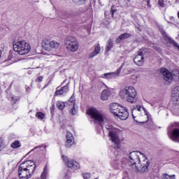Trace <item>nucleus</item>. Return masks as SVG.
<instances>
[{
    "instance_id": "nucleus-1",
    "label": "nucleus",
    "mask_w": 179,
    "mask_h": 179,
    "mask_svg": "<svg viewBox=\"0 0 179 179\" xmlns=\"http://www.w3.org/2000/svg\"><path fill=\"white\" fill-rule=\"evenodd\" d=\"M128 165L137 173H146L149 170L150 161L139 151H132L129 153Z\"/></svg>"
},
{
    "instance_id": "nucleus-2",
    "label": "nucleus",
    "mask_w": 179,
    "mask_h": 179,
    "mask_svg": "<svg viewBox=\"0 0 179 179\" xmlns=\"http://www.w3.org/2000/svg\"><path fill=\"white\" fill-rule=\"evenodd\" d=\"M36 162L28 160L19 166L18 176L20 179H29L31 178V175L36 170Z\"/></svg>"
},
{
    "instance_id": "nucleus-3",
    "label": "nucleus",
    "mask_w": 179,
    "mask_h": 179,
    "mask_svg": "<svg viewBox=\"0 0 179 179\" xmlns=\"http://www.w3.org/2000/svg\"><path fill=\"white\" fill-rule=\"evenodd\" d=\"M120 97L134 104L136 101V90L132 86L125 87L120 91Z\"/></svg>"
},
{
    "instance_id": "nucleus-4",
    "label": "nucleus",
    "mask_w": 179,
    "mask_h": 179,
    "mask_svg": "<svg viewBox=\"0 0 179 179\" xmlns=\"http://www.w3.org/2000/svg\"><path fill=\"white\" fill-rule=\"evenodd\" d=\"M110 111L115 117H117L122 120H125L129 116L128 110L124 107L120 106L117 103H113L110 106Z\"/></svg>"
},
{
    "instance_id": "nucleus-5",
    "label": "nucleus",
    "mask_w": 179,
    "mask_h": 179,
    "mask_svg": "<svg viewBox=\"0 0 179 179\" xmlns=\"http://www.w3.org/2000/svg\"><path fill=\"white\" fill-rule=\"evenodd\" d=\"M13 47L14 51L20 55H26L31 50L30 45L26 41H15L13 43Z\"/></svg>"
},
{
    "instance_id": "nucleus-6",
    "label": "nucleus",
    "mask_w": 179,
    "mask_h": 179,
    "mask_svg": "<svg viewBox=\"0 0 179 179\" xmlns=\"http://www.w3.org/2000/svg\"><path fill=\"white\" fill-rule=\"evenodd\" d=\"M106 129L110 139L115 144L114 149H120V135H118V129L111 125H106Z\"/></svg>"
},
{
    "instance_id": "nucleus-7",
    "label": "nucleus",
    "mask_w": 179,
    "mask_h": 179,
    "mask_svg": "<svg viewBox=\"0 0 179 179\" xmlns=\"http://www.w3.org/2000/svg\"><path fill=\"white\" fill-rule=\"evenodd\" d=\"M168 135L174 142H179V123H171L168 127Z\"/></svg>"
},
{
    "instance_id": "nucleus-8",
    "label": "nucleus",
    "mask_w": 179,
    "mask_h": 179,
    "mask_svg": "<svg viewBox=\"0 0 179 179\" xmlns=\"http://www.w3.org/2000/svg\"><path fill=\"white\" fill-rule=\"evenodd\" d=\"M171 99L173 101L172 111L175 114H179V86L172 90Z\"/></svg>"
},
{
    "instance_id": "nucleus-9",
    "label": "nucleus",
    "mask_w": 179,
    "mask_h": 179,
    "mask_svg": "<svg viewBox=\"0 0 179 179\" xmlns=\"http://www.w3.org/2000/svg\"><path fill=\"white\" fill-rule=\"evenodd\" d=\"M87 114L90 115L91 118L96 120L99 125L103 127V124L104 123V114L103 113L94 108H90L87 110Z\"/></svg>"
},
{
    "instance_id": "nucleus-10",
    "label": "nucleus",
    "mask_w": 179,
    "mask_h": 179,
    "mask_svg": "<svg viewBox=\"0 0 179 179\" xmlns=\"http://www.w3.org/2000/svg\"><path fill=\"white\" fill-rule=\"evenodd\" d=\"M65 46L67 50L72 51V52H75V51H77L78 48H79L78 41L76 40V38L73 36H69L66 38Z\"/></svg>"
},
{
    "instance_id": "nucleus-11",
    "label": "nucleus",
    "mask_w": 179,
    "mask_h": 179,
    "mask_svg": "<svg viewBox=\"0 0 179 179\" xmlns=\"http://www.w3.org/2000/svg\"><path fill=\"white\" fill-rule=\"evenodd\" d=\"M62 158L63 159L64 164L69 166V169H71V170H78L80 169V165L79 163H78V162L73 159H70L65 155H62Z\"/></svg>"
},
{
    "instance_id": "nucleus-12",
    "label": "nucleus",
    "mask_w": 179,
    "mask_h": 179,
    "mask_svg": "<svg viewBox=\"0 0 179 179\" xmlns=\"http://www.w3.org/2000/svg\"><path fill=\"white\" fill-rule=\"evenodd\" d=\"M122 66H123L122 65L115 72L104 73L101 78H103V79H115V78H118L121 73V71L122 70Z\"/></svg>"
},
{
    "instance_id": "nucleus-13",
    "label": "nucleus",
    "mask_w": 179,
    "mask_h": 179,
    "mask_svg": "<svg viewBox=\"0 0 179 179\" xmlns=\"http://www.w3.org/2000/svg\"><path fill=\"white\" fill-rule=\"evenodd\" d=\"M160 72L162 73L164 80H165L166 83L173 82V73H170L169 70H167L166 68H162L161 69Z\"/></svg>"
},
{
    "instance_id": "nucleus-14",
    "label": "nucleus",
    "mask_w": 179,
    "mask_h": 179,
    "mask_svg": "<svg viewBox=\"0 0 179 179\" xmlns=\"http://www.w3.org/2000/svg\"><path fill=\"white\" fill-rule=\"evenodd\" d=\"M144 59L145 57H143V50H140L138 51V54L134 57V62L138 66H142V65H143Z\"/></svg>"
},
{
    "instance_id": "nucleus-15",
    "label": "nucleus",
    "mask_w": 179,
    "mask_h": 179,
    "mask_svg": "<svg viewBox=\"0 0 179 179\" xmlns=\"http://www.w3.org/2000/svg\"><path fill=\"white\" fill-rule=\"evenodd\" d=\"M160 32L162 34L164 40H166V41H169L170 44H172V45H173L174 47H177V48H178L179 50L178 43L176 42L174 40H173L171 38H170V36H168L167 34H166V31H164V30L160 29Z\"/></svg>"
},
{
    "instance_id": "nucleus-16",
    "label": "nucleus",
    "mask_w": 179,
    "mask_h": 179,
    "mask_svg": "<svg viewBox=\"0 0 179 179\" xmlns=\"http://www.w3.org/2000/svg\"><path fill=\"white\" fill-rule=\"evenodd\" d=\"M59 89V87H57L55 93V96H62L64 94H66V93L69 92V86L68 85V84L64 86L61 90Z\"/></svg>"
},
{
    "instance_id": "nucleus-17",
    "label": "nucleus",
    "mask_w": 179,
    "mask_h": 179,
    "mask_svg": "<svg viewBox=\"0 0 179 179\" xmlns=\"http://www.w3.org/2000/svg\"><path fill=\"white\" fill-rule=\"evenodd\" d=\"M66 148H71L73 143H75V140L73 138V135H72V133L67 131L66 136Z\"/></svg>"
},
{
    "instance_id": "nucleus-18",
    "label": "nucleus",
    "mask_w": 179,
    "mask_h": 179,
    "mask_svg": "<svg viewBox=\"0 0 179 179\" xmlns=\"http://www.w3.org/2000/svg\"><path fill=\"white\" fill-rule=\"evenodd\" d=\"M110 96H111V91L109 89H106L102 91L101 99L103 101H106V100H108Z\"/></svg>"
},
{
    "instance_id": "nucleus-19",
    "label": "nucleus",
    "mask_w": 179,
    "mask_h": 179,
    "mask_svg": "<svg viewBox=\"0 0 179 179\" xmlns=\"http://www.w3.org/2000/svg\"><path fill=\"white\" fill-rule=\"evenodd\" d=\"M113 167H115V169H124L125 167V164H124L123 161L120 160H115L113 162H112Z\"/></svg>"
},
{
    "instance_id": "nucleus-20",
    "label": "nucleus",
    "mask_w": 179,
    "mask_h": 179,
    "mask_svg": "<svg viewBox=\"0 0 179 179\" xmlns=\"http://www.w3.org/2000/svg\"><path fill=\"white\" fill-rule=\"evenodd\" d=\"M100 53V44L95 45V48L94 52H92L91 54H90L89 57L90 58H94L96 55Z\"/></svg>"
},
{
    "instance_id": "nucleus-21",
    "label": "nucleus",
    "mask_w": 179,
    "mask_h": 179,
    "mask_svg": "<svg viewBox=\"0 0 179 179\" xmlns=\"http://www.w3.org/2000/svg\"><path fill=\"white\" fill-rule=\"evenodd\" d=\"M131 37V34L124 33L122 34L117 39L116 43H121L122 40H125V38H129Z\"/></svg>"
},
{
    "instance_id": "nucleus-22",
    "label": "nucleus",
    "mask_w": 179,
    "mask_h": 179,
    "mask_svg": "<svg viewBox=\"0 0 179 179\" xmlns=\"http://www.w3.org/2000/svg\"><path fill=\"white\" fill-rule=\"evenodd\" d=\"M47 177H48V166L47 164L45 166L43 171L41 175V179H47Z\"/></svg>"
},
{
    "instance_id": "nucleus-23",
    "label": "nucleus",
    "mask_w": 179,
    "mask_h": 179,
    "mask_svg": "<svg viewBox=\"0 0 179 179\" xmlns=\"http://www.w3.org/2000/svg\"><path fill=\"white\" fill-rule=\"evenodd\" d=\"M136 110H137V111H139V112L142 111V110H143L145 113V115H147V117H148V113H146V109H145V108L143 106H137L136 107L132 109V114H134V111H136Z\"/></svg>"
},
{
    "instance_id": "nucleus-24",
    "label": "nucleus",
    "mask_w": 179,
    "mask_h": 179,
    "mask_svg": "<svg viewBox=\"0 0 179 179\" xmlns=\"http://www.w3.org/2000/svg\"><path fill=\"white\" fill-rule=\"evenodd\" d=\"M47 146L45 145L36 146L30 151V153H31V152H34V150L35 152H40V150H45Z\"/></svg>"
},
{
    "instance_id": "nucleus-25",
    "label": "nucleus",
    "mask_w": 179,
    "mask_h": 179,
    "mask_svg": "<svg viewBox=\"0 0 179 179\" xmlns=\"http://www.w3.org/2000/svg\"><path fill=\"white\" fill-rule=\"evenodd\" d=\"M11 148H13V149H18V148H22V144H20V141H15L14 143H11Z\"/></svg>"
},
{
    "instance_id": "nucleus-26",
    "label": "nucleus",
    "mask_w": 179,
    "mask_h": 179,
    "mask_svg": "<svg viewBox=\"0 0 179 179\" xmlns=\"http://www.w3.org/2000/svg\"><path fill=\"white\" fill-rule=\"evenodd\" d=\"M56 106L59 110H64V108H65V103H64L63 101H59L57 102Z\"/></svg>"
},
{
    "instance_id": "nucleus-27",
    "label": "nucleus",
    "mask_w": 179,
    "mask_h": 179,
    "mask_svg": "<svg viewBox=\"0 0 179 179\" xmlns=\"http://www.w3.org/2000/svg\"><path fill=\"white\" fill-rule=\"evenodd\" d=\"M49 45L50 46V48H58V47H59V43L55 41H52L49 43Z\"/></svg>"
},
{
    "instance_id": "nucleus-28",
    "label": "nucleus",
    "mask_w": 179,
    "mask_h": 179,
    "mask_svg": "<svg viewBox=\"0 0 179 179\" xmlns=\"http://www.w3.org/2000/svg\"><path fill=\"white\" fill-rule=\"evenodd\" d=\"M113 41L111 39H109L108 41V43H107L106 48V50L108 52V51H110V50H111V48H113Z\"/></svg>"
},
{
    "instance_id": "nucleus-29",
    "label": "nucleus",
    "mask_w": 179,
    "mask_h": 179,
    "mask_svg": "<svg viewBox=\"0 0 179 179\" xmlns=\"http://www.w3.org/2000/svg\"><path fill=\"white\" fill-rule=\"evenodd\" d=\"M36 117L38 120H44V117H45V115L42 112H37L36 114Z\"/></svg>"
},
{
    "instance_id": "nucleus-30",
    "label": "nucleus",
    "mask_w": 179,
    "mask_h": 179,
    "mask_svg": "<svg viewBox=\"0 0 179 179\" xmlns=\"http://www.w3.org/2000/svg\"><path fill=\"white\" fill-rule=\"evenodd\" d=\"M162 178H164V179H176V175L170 176L167 173H164L162 175Z\"/></svg>"
},
{
    "instance_id": "nucleus-31",
    "label": "nucleus",
    "mask_w": 179,
    "mask_h": 179,
    "mask_svg": "<svg viewBox=\"0 0 179 179\" xmlns=\"http://www.w3.org/2000/svg\"><path fill=\"white\" fill-rule=\"evenodd\" d=\"M117 13V8H115V6H112L110 8V13L112 15V17H114V14Z\"/></svg>"
},
{
    "instance_id": "nucleus-32",
    "label": "nucleus",
    "mask_w": 179,
    "mask_h": 179,
    "mask_svg": "<svg viewBox=\"0 0 179 179\" xmlns=\"http://www.w3.org/2000/svg\"><path fill=\"white\" fill-rule=\"evenodd\" d=\"M75 98L73 96H71L68 102V106H75Z\"/></svg>"
},
{
    "instance_id": "nucleus-33",
    "label": "nucleus",
    "mask_w": 179,
    "mask_h": 179,
    "mask_svg": "<svg viewBox=\"0 0 179 179\" xmlns=\"http://www.w3.org/2000/svg\"><path fill=\"white\" fill-rule=\"evenodd\" d=\"M70 113H71L73 115H76L78 114V110L75 108V106H73V108L70 110Z\"/></svg>"
},
{
    "instance_id": "nucleus-34",
    "label": "nucleus",
    "mask_w": 179,
    "mask_h": 179,
    "mask_svg": "<svg viewBox=\"0 0 179 179\" xmlns=\"http://www.w3.org/2000/svg\"><path fill=\"white\" fill-rule=\"evenodd\" d=\"M158 5L160 8H164V0H158Z\"/></svg>"
},
{
    "instance_id": "nucleus-35",
    "label": "nucleus",
    "mask_w": 179,
    "mask_h": 179,
    "mask_svg": "<svg viewBox=\"0 0 179 179\" xmlns=\"http://www.w3.org/2000/svg\"><path fill=\"white\" fill-rule=\"evenodd\" d=\"M3 148H5V145H3V138H0V152H2Z\"/></svg>"
},
{
    "instance_id": "nucleus-36",
    "label": "nucleus",
    "mask_w": 179,
    "mask_h": 179,
    "mask_svg": "<svg viewBox=\"0 0 179 179\" xmlns=\"http://www.w3.org/2000/svg\"><path fill=\"white\" fill-rule=\"evenodd\" d=\"M11 100L12 101H13V103L15 104V103H16V101L19 100V96H12Z\"/></svg>"
},
{
    "instance_id": "nucleus-37",
    "label": "nucleus",
    "mask_w": 179,
    "mask_h": 179,
    "mask_svg": "<svg viewBox=\"0 0 179 179\" xmlns=\"http://www.w3.org/2000/svg\"><path fill=\"white\" fill-rule=\"evenodd\" d=\"M83 177L84 179H90V173H83Z\"/></svg>"
},
{
    "instance_id": "nucleus-38",
    "label": "nucleus",
    "mask_w": 179,
    "mask_h": 179,
    "mask_svg": "<svg viewBox=\"0 0 179 179\" xmlns=\"http://www.w3.org/2000/svg\"><path fill=\"white\" fill-rule=\"evenodd\" d=\"M36 82H43V76H39L36 78Z\"/></svg>"
},
{
    "instance_id": "nucleus-39",
    "label": "nucleus",
    "mask_w": 179,
    "mask_h": 179,
    "mask_svg": "<svg viewBox=\"0 0 179 179\" xmlns=\"http://www.w3.org/2000/svg\"><path fill=\"white\" fill-rule=\"evenodd\" d=\"M147 3L148 8H152V6H150V0H148Z\"/></svg>"
},
{
    "instance_id": "nucleus-40",
    "label": "nucleus",
    "mask_w": 179,
    "mask_h": 179,
    "mask_svg": "<svg viewBox=\"0 0 179 179\" xmlns=\"http://www.w3.org/2000/svg\"><path fill=\"white\" fill-rule=\"evenodd\" d=\"M54 54H48V58H52L54 57Z\"/></svg>"
},
{
    "instance_id": "nucleus-41",
    "label": "nucleus",
    "mask_w": 179,
    "mask_h": 179,
    "mask_svg": "<svg viewBox=\"0 0 179 179\" xmlns=\"http://www.w3.org/2000/svg\"><path fill=\"white\" fill-rule=\"evenodd\" d=\"M169 19H170V20H171L172 22H176V18H174V17H170Z\"/></svg>"
},
{
    "instance_id": "nucleus-42",
    "label": "nucleus",
    "mask_w": 179,
    "mask_h": 179,
    "mask_svg": "<svg viewBox=\"0 0 179 179\" xmlns=\"http://www.w3.org/2000/svg\"><path fill=\"white\" fill-rule=\"evenodd\" d=\"M2 57V51L0 50V58Z\"/></svg>"
},
{
    "instance_id": "nucleus-43",
    "label": "nucleus",
    "mask_w": 179,
    "mask_h": 179,
    "mask_svg": "<svg viewBox=\"0 0 179 179\" xmlns=\"http://www.w3.org/2000/svg\"><path fill=\"white\" fill-rule=\"evenodd\" d=\"M132 117H133L134 121H136V120H135L136 117H135V116H134V114H132Z\"/></svg>"
},
{
    "instance_id": "nucleus-44",
    "label": "nucleus",
    "mask_w": 179,
    "mask_h": 179,
    "mask_svg": "<svg viewBox=\"0 0 179 179\" xmlns=\"http://www.w3.org/2000/svg\"><path fill=\"white\" fill-rule=\"evenodd\" d=\"M80 1V2H85V1H86V0H79Z\"/></svg>"
},
{
    "instance_id": "nucleus-45",
    "label": "nucleus",
    "mask_w": 179,
    "mask_h": 179,
    "mask_svg": "<svg viewBox=\"0 0 179 179\" xmlns=\"http://www.w3.org/2000/svg\"><path fill=\"white\" fill-rule=\"evenodd\" d=\"M168 23H173V22H170V21H168Z\"/></svg>"
},
{
    "instance_id": "nucleus-46",
    "label": "nucleus",
    "mask_w": 179,
    "mask_h": 179,
    "mask_svg": "<svg viewBox=\"0 0 179 179\" xmlns=\"http://www.w3.org/2000/svg\"><path fill=\"white\" fill-rule=\"evenodd\" d=\"M152 106H155L153 103H150Z\"/></svg>"
},
{
    "instance_id": "nucleus-47",
    "label": "nucleus",
    "mask_w": 179,
    "mask_h": 179,
    "mask_svg": "<svg viewBox=\"0 0 179 179\" xmlns=\"http://www.w3.org/2000/svg\"><path fill=\"white\" fill-rule=\"evenodd\" d=\"M145 123V122H142V124H144Z\"/></svg>"
},
{
    "instance_id": "nucleus-48",
    "label": "nucleus",
    "mask_w": 179,
    "mask_h": 179,
    "mask_svg": "<svg viewBox=\"0 0 179 179\" xmlns=\"http://www.w3.org/2000/svg\"><path fill=\"white\" fill-rule=\"evenodd\" d=\"M128 1V2H129V0H127Z\"/></svg>"
}]
</instances>
